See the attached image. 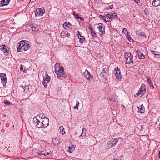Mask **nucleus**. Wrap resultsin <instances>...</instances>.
<instances>
[{
  "label": "nucleus",
  "mask_w": 160,
  "mask_h": 160,
  "mask_svg": "<svg viewBox=\"0 0 160 160\" xmlns=\"http://www.w3.org/2000/svg\"><path fill=\"white\" fill-rule=\"evenodd\" d=\"M55 72L58 77H63L64 78L67 77V75L64 73V70L62 67H60L59 63H56L54 66Z\"/></svg>",
  "instance_id": "1"
},
{
  "label": "nucleus",
  "mask_w": 160,
  "mask_h": 160,
  "mask_svg": "<svg viewBox=\"0 0 160 160\" xmlns=\"http://www.w3.org/2000/svg\"><path fill=\"white\" fill-rule=\"evenodd\" d=\"M41 115L42 114H40L39 117L38 116L34 117L33 120L34 124H35V125L39 128H43L42 123L41 121H42L43 120V115H42V116L40 118Z\"/></svg>",
  "instance_id": "2"
},
{
  "label": "nucleus",
  "mask_w": 160,
  "mask_h": 160,
  "mask_svg": "<svg viewBox=\"0 0 160 160\" xmlns=\"http://www.w3.org/2000/svg\"><path fill=\"white\" fill-rule=\"evenodd\" d=\"M124 55L126 64H133L132 60L133 57L130 52H125Z\"/></svg>",
  "instance_id": "3"
},
{
  "label": "nucleus",
  "mask_w": 160,
  "mask_h": 160,
  "mask_svg": "<svg viewBox=\"0 0 160 160\" xmlns=\"http://www.w3.org/2000/svg\"><path fill=\"white\" fill-rule=\"evenodd\" d=\"M118 141V139L117 138L115 139H112L108 142V146L107 147V149H108L114 147Z\"/></svg>",
  "instance_id": "4"
},
{
  "label": "nucleus",
  "mask_w": 160,
  "mask_h": 160,
  "mask_svg": "<svg viewBox=\"0 0 160 160\" xmlns=\"http://www.w3.org/2000/svg\"><path fill=\"white\" fill-rule=\"evenodd\" d=\"M46 76L44 78L43 77V79L42 82V84L43 85L44 87L46 88L47 86V84L48 83L50 80V77L48 76L47 73L45 74Z\"/></svg>",
  "instance_id": "5"
},
{
  "label": "nucleus",
  "mask_w": 160,
  "mask_h": 160,
  "mask_svg": "<svg viewBox=\"0 0 160 160\" xmlns=\"http://www.w3.org/2000/svg\"><path fill=\"white\" fill-rule=\"evenodd\" d=\"M45 13V11L43 8H41L37 9L35 12L36 16H42L44 13Z\"/></svg>",
  "instance_id": "6"
},
{
  "label": "nucleus",
  "mask_w": 160,
  "mask_h": 160,
  "mask_svg": "<svg viewBox=\"0 0 160 160\" xmlns=\"http://www.w3.org/2000/svg\"><path fill=\"white\" fill-rule=\"evenodd\" d=\"M97 28L98 29L99 34L102 35L105 32V26L102 23H99L98 25Z\"/></svg>",
  "instance_id": "7"
},
{
  "label": "nucleus",
  "mask_w": 160,
  "mask_h": 160,
  "mask_svg": "<svg viewBox=\"0 0 160 160\" xmlns=\"http://www.w3.org/2000/svg\"><path fill=\"white\" fill-rule=\"evenodd\" d=\"M145 86L144 84H142L141 85V87L138 91V92L136 93V94L138 96H139L140 94L142 95L145 92L146 89L145 88ZM142 96V95L141 97Z\"/></svg>",
  "instance_id": "8"
},
{
  "label": "nucleus",
  "mask_w": 160,
  "mask_h": 160,
  "mask_svg": "<svg viewBox=\"0 0 160 160\" xmlns=\"http://www.w3.org/2000/svg\"><path fill=\"white\" fill-rule=\"evenodd\" d=\"M26 41L22 40L20 41L18 43L17 45V51L18 52H20V51L22 47L24 46L25 44V42Z\"/></svg>",
  "instance_id": "9"
},
{
  "label": "nucleus",
  "mask_w": 160,
  "mask_h": 160,
  "mask_svg": "<svg viewBox=\"0 0 160 160\" xmlns=\"http://www.w3.org/2000/svg\"><path fill=\"white\" fill-rule=\"evenodd\" d=\"M42 119L43 120L42 121V123L43 128L47 127L49 125V119L44 116L43 118L42 117Z\"/></svg>",
  "instance_id": "10"
},
{
  "label": "nucleus",
  "mask_w": 160,
  "mask_h": 160,
  "mask_svg": "<svg viewBox=\"0 0 160 160\" xmlns=\"http://www.w3.org/2000/svg\"><path fill=\"white\" fill-rule=\"evenodd\" d=\"M2 76H1V80L2 81V83L3 86L6 85L7 82V78L6 76V74L4 73H1Z\"/></svg>",
  "instance_id": "11"
},
{
  "label": "nucleus",
  "mask_w": 160,
  "mask_h": 160,
  "mask_svg": "<svg viewBox=\"0 0 160 160\" xmlns=\"http://www.w3.org/2000/svg\"><path fill=\"white\" fill-rule=\"evenodd\" d=\"M108 67L104 68L101 72V74L104 78L106 77V75L108 72Z\"/></svg>",
  "instance_id": "12"
},
{
  "label": "nucleus",
  "mask_w": 160,
  "mask_h": 160,
  "mask_svg": "<svg viewBox=\"0 0 160 160\" xmlns=\"http://www.w3.org/2000/svg\"><path fill=\"white\" fill-rule=\"evenodd\" d=\"M83 74L88 80H89L90 78H93L92 75L87 70H85Z\"/></svg>",
  "instance_id": "13"
},
{
  "label": "nucleus",
  "mask_w": 160,
  "mask_h": 160,
  "mask_svg": "<svg viewBox=\"0 0 160 160\" xmlns=\"http://www.w3.org/2000/svg\"><path fill=\"white\" fill-rule=\"evenodd\" d=\"M86 129L84 128H83L82 129V131L81 133V135L79 136V137L80 138L84 139L86 138Z\"/></svg>",
  "instance_id": "14"
},
{
  "label": "nucleus",
  "mask_w": 160,
  "mask_h": 160,
  "mask_svg": "<svg viewBox=\"0 0 160 160\" xmlns=\"http://www.w3.org/2000/svg\"><path fill=\"white\" fill-rule=\"evenodd\" d=\"M137 53L138 56L139 58L140 59H144L145 58V55L143 53H141L138 50L136 51Z\"/></svg>",
  "instance_id": "15"
},
{
  "label": "nucleus",
  "mask_w": 160,
  "mask_h": 160,
  "mask_svg": "<svg viewBox=\"0 0 160 160\" xmlns=\"http://www.w3.org/2000/svg\"><path fill=\"white\" fill-rule=\"evenodd\" d=\"M63 27L65 29L71 28L72 25L69 22H66L64 23L63 25Z\"/></svg>",
  "instance_id": "16"
},
{
  "label": "nucleus",
  "mask_w": 160,
  "mask_h": 160,
  "mask_svg": "<svg viewBox=\"0 0 160 160\" xmlns=\"http://www.w3.org/2000/svg\"><path fill=\"white\" fill-rule=\"evenodd\" d=\"M152 5L157 7L160 6V0H154L152 3Z\"/></svg>",
  "instance_id": "17"
},
{
  "label": "nucleus",
  "mask_w": 160,
  "mask_h": 160,
  "mask_svg": "<svg viewBox=\"0 0 160 160\" xmlns=\"http://www.w3.org/2000/svg\"><path fill=\"white\" fill-rule=\"evenodd\" d=\"M23 50L25 51H26L28 50L30 47V45L28 43H27V42H25V44L23 46Z\"/></svg>",
  "instance_id": "18"
},
{
  "label": "nucleus",
  "mask_w": 160,
  "mask_h": 160,
  "mask_svg": "<svg viewBox=\"0 0 160 160\" xmlns=\"http://www.w3.org/2000/svg\"><path fill=\"white\" fill-rule=\"evenodd\" d=\"M115 75L116 79H121L122 76L120 71L116 72L115 73Z\"/></svg>",
  "instance_id": "19"
},
{
  "label": "nucleus",
  "mask_w": 160,
  "mask_h": 160,
  "mask_svg": "<svg viewBox=\"0 0 160 160\" xmlns=\"http://www.w3.org/2000/svg\"><path fill=\"white\" fill-rule=\"evenodd\" d=\"M138 112L139 113H142L144 112V108L142 104L141 106H140L139 107H138Z\"/></svg>",
  "instance_id": "20"
},
{
  "label": "nucleus",
  "mask_w": 160,
  "mask_h": 160,
  "mask_svg": "<svg viewBox=\"0 0 160 160\" xmlns=\"http://www.w3.org/2000/svg\"><path fill=\"white\" fill-rule=\"evenodd\" d=\"M10 1V0H2L1 1V4L2 6L8 5Z\"/></svg>",
  "instance_id": "21"
},
{
  "label": "nucleus",
  "mask_w": 160,
  "mask_h": 160,
  "mask_svg": "<svg viewBox=\"0 0 160 160\" xmlns=\"http://www.w3.org/2000/svg\"><path fill=\"white\" fill-rule=\"evenodd\" d=\"M78 38L79 39V42L81 43H83L85 41V38L84 36L80 35V38Z\"/></svg>",
  "instance_id": "22"
},
{
  "label": "nucleus",
  "mask_w": 160,
  "mask_h": 160,
  "mask_svg": "<svg viewBox=\"0 0 160 160\" xmlns=\"http://www.w3.org/2000/svg\"><path fill=\"white\" fill-rule=\"evenodd\" d=\"M59 129L60 130V133L62 134L63 135L66 132L64 131V128L63 126L60 127Z\"/></svg>",
  "instance_id": "23"
},
{
  "label": "nucleus",
  "mask_w": 160,
  "mask_h": 160,
  "mask_svg": "<svg viewBox=\"0 0 160 160\" xmlns=\"http://www.w3.org/2000/svg\"><path fill=\"white\" fill-rule=\"evenodd\" d=\"M105 17L107 18V19H111V20H112V13L110 14H108L105 15Z\"/></svg>",
  "instance_id": "24"
},
{
  "label": "nucleus",
  "mask_w": 160,
  "mask_h": 160,
  "mask_svg": "<svg viewBox=\"0 0 160 160\" xmlns=\"http://www.w3.org/2000/svg\"><path fill=\"white\" fill-rule=\"evenodd\" d=\"M72 148H69V150L68 152H73V151L74 150L75 148V145H72Z\"/></svg>",
  "instance_id": "25"
},
{
  "label": "nucleus",
  "mask_w": 160,
  "mask_h": 160,
  "mask_svg": "<svg viewBox=\"0 0 160 160\" xmlns=\"http://www.w3.org/2000/svg\"><path fill=\"white\" fill-rule=\"evenodd\" d=\"M109 99L111 102H114L115 100L113 96H111L109 97Z\"/></svg>",
  "instance_id": "26"
},
{
  "label": "nucleus",
  "mask_w": 160,
  "mask_h": 160,
  "mask_svg": "<svg viewBox=\"0 0 160 160\" xmlns=\"http://www.w3.org/2000/svg\"><path fill=\"white\" fill-rule=\"evenodd\" d=\"M61 37L62 38H65L66 37V32L65 31H62L61 32Z\"/></svg>",
  "instance_id": "27"
},
{
  "label": "nucleus",
  "mask_w": 160,
  "mask_h": 160,
  "mask_svg": "<svg viewBox=\"0 0 160 160\" xmlns=\"http://www.w3.org/2000/svg\"><path fill=\"white\" fill-rule=\"evenodd\" d=\"M6 46L5 45H2L0 46V49L4 50L6 49Z\"/></svg>",
  "instance_id": "28"
},
{
  "label": "nucleus",
  "mask_w": 160,
  "mask_h": 160,
  "mask_svg": "<svg viewBox=\"0 0 160 160\" xmlns=\"http://www.w3.org/2000/svg\"><path fill=\"white\" fill-rule=\"evenodd\" d=\"M122 32L123 33L125 34L126 35L127 34L129 33L128 32L127 29L126 28H124L122 30Z\"/></svg>",
  "instance_id": "29"
},
{
  "label": "nucleus",
  "mask_w": 160,
  "mask_h": 160,
  "mask_svg": "<svg viewBox=\"0 0 160 160\" xmlns=\"http://www.w3.org/2000/svg\"><path fill=\"white\" fill-rule=\"evenodd\" d=\"M79 102L78 101H76V105L74 106V109H77V110L78 109V107H79Z\"/></svg>",
  "instance_id": "30"
},
{
  "label": "nucleus",
  "mask_w": 160,
  "mask_h": 160,
  "mask_svg": "<svg viewBox=\"0 0 160 160\" xmlns=\"http://www.w3.org/2000/svg\"><path fill=\"white\" fill-rule=\"evenodd\" d=\"M136 35L138 37H140L143 36L144 35V33L143 32H142L141 33H138L136 34Z\"/></svg>",
  "instance_id": "31"
},
{
  "label": "nucleus",
  "mask_w": 160,
  "mask_h": 160,
  "mask_svg": "<svg viewBox=\"0 0 160 160\" xmlns=\"http://www.w3.org/2000/svg\"><path fill=\"white\" fill-rule=\"evenodd\" d=\"M91 33L92 35V36L94 37H97V34L95 32V31L94 30L92 31L91 32Z\"/></svg>",
  "instance_id": "32"
},
{
  "label": "nucleus",
  "mask_w": 160,
  "mask_h": 160,
  "mask_svg": "<svg viewBox=\"0 0 160 160\" xmlns=\"http://www.w3.org/2000/svg\"><path fill=\"white\" fill-rule=\"evenodd\" d=\"M112 17L113 18H116L117 17V14L116 13H112Z\"/></svg>",
  "instance_id": "33"
},
{
  "label": "nucleus",
  "mask_w": 160,
  "mask_h": 160,
  "mask_svg": "<svg viewBox=\"0 0 160 160\" xmlns=\"http://www.w3.org/2000/svg\"><path fill=\"white\" fill-rule=\"evenodd\" d=\"M32 26L31 27L33 31H37L38 30V29L36 27H34L33 25H32Z\"/></svg>",
  "instance_id": "34"
},
{
  "label": "nucleus",
  "mask_w": 160,
  "mask_h": 160,
  "mask_svg": "<svg viewBox=\"0 0 160 160\" xmlns=\"http://www.w3.org/2000/svg\"><path fill=\"white\" fill-rule=\"evenodd\" d=\"M113 4H112L111 6L109 5L107 7L106 9H112L113 8Z\"/></svg>",
  "instance_id": "35"
},
{
  "label": "nucleus",
  "mask_w": 160,
  "mask_h": 160,
  "mask_svg": "<svg viewBox=\"0 0 160 160\" xmlns=\"http://www.w3.org/2000/svg\"><path fill=\"white\" fill-rule=\"evenodd\" d=\"M3 51L4 54L5 55H7L8 53V49H6L5 50H4Z\"/></svg>",
  "instance_id": "36"
},
{
  "label": "nucleus",
  "mask_w": 160,
  "mask_h": 160,
  "mask_svg": "<svg viewBox=\"0 0 160 160\" xmlns=\"http://www.w3.org/2000/svg\"><path fill=\"white\" fill-rule=\"evenodd\" d=\"M4 103L6 105H9L10 104V102L8 100H5L4 101Z\"/></svg>",
  "instance_id": "37"
},
{
  "label": "nucleus",
  "mask_w": 160,
  "mask_h": 160,
  "mask_svg": "<svg viewBox=\"0 0 160 160\" xmlns=\"http://www.w3.org/2000/svg\"><path fill=\"white\" fill-rule=\"evenodd\" d=\"M114 71L116 72H119L120 71V69L118 67H116L114 69Z\"/></svg>",
  "instance_id": "38"
},
{
  "label": "nucleus",
  "mask_w": 160,
  "mask_h": 160,
  "mask_svg": "<svg viewBox=\"0 0 160 160\" xmlns=\"http://www.w3.org/2000/svg\"><path fill=\"white\" fill-rule=\"evenodd\" d=\"M106 14H104L103 16H104V21L105 22H110V21H109V20H108V19H107V18H106L105 17V15Z\"/></svg>",
  "instance_id": "39"
},
{
  "label": "nucleus",
  "mask_w": 160,
  "mask_h": 160,
  "mask_svg": "<svg viewBox=\"0 0 160 160\" xmlns=\"http://www.w3.org/2000/svg\"><path fill=\"white\" fill-rule=\"evenodd\" d=\"M128 40V39H130L131 38L130 36L129 35V33L128 34H127V35L126 36Z\"/></svg>",
  "instance_id": "40"
},
{
  "label": "nucleus",
  "mask_w": 160,
  "mask_h": 160,
  "mask_svg": "<svg viewBox=\"0 0 160 160\" xmlns=\"http://www.w3.org/2000/svg\"><path fill=\"white\" fill-rule=\"evenodd\" d=\"M155 57L158 58L160 57V54H155V55L154 56Z\"/></svg>",
  "instance_id": "41"
},
{
  "label": "nucleus",
  "mask_w": 160,
  "mask_h": 160,
  "mask_svg": "<svg viewBox=\"0 0 160 160\" xmlns=\"http://www.w3.org/2000/svg\"><path fill=\"white\" fill-rule=\"evenodd\" d=\"M75 18L77 19H79V18L80 17L78 14L77 13H76V15H75Z\"/></svg>",
  "instance_id": "42"
},
{
  "label": "nucleus",
  "mask_w": 160,
  "mask_h": 160,
  "mask_svg": "<svg viewBox=\"0 0 160 160\" xmlns=\"http://www.w3.org/2000/svg\"><path fill=\"white\" fill-rule=\"evenodd\" d=\"M77 33H78V38H79V37L80 38V35H81L80 34V32L79 31H78L77 32Z\"/></svg>",
  "instance_id": "43"
},
{
  "label": "nucleus",
  "mask_w": 160,
  "mask_h": 160,
  "mask_svg": "<svg viewBox=\"0 0 160 160\" xmlns=\"http://www.w3.org/2000/svg\"><path fill=\"white\" fill-rule=\"evenodd\" d=\"M147 79H148V82H149V83L150 84V85H151V82L152 85L153 86L152 82L151 81V80H150V79L147 78Z\"/></svg>",
  "instance_id": "44"
},
{
  "label": "nucleus",
  "mask_w": 160,
  "mask_h": 160,
  "mask_svg": "<svg viewBox=\"0 0 160 160\" xmlns=\"http://www.w3.org/2000/svg\"><path fill=\"white\" fill-rule=\"evenodd\" d=\"M88 29L89 30H90V31L91 32L93 30V29H92V27L90 25L89 26V27H88Z\"/></svg>",
  "instance_id": "45"
},
{
  "label": "nucleus",
  "mask_w": 160,
  "mask_h": 160,
  "mask_svg": "<svg viewBox=\"0 0 160 160\" xmlns=\"http://www.w3.org/2000/svg\"><path fill=\"white\" fill-rule=\"evenodd\" d=\"M70 34L68 32H67V33H66V37H69V36H70Z\"/></svg>",
  "instance_id": "46"
},
{
  "label": "nucleus",
  "mask_w": 160,
  "mask_h": 160,
  "mask_svg": "<svg viewBox=\"0 0 160 160\" xmlns=\"http://www.w3.org/2000/svg\"><path fill=\"white\" fill-rule=\"evenodd\" d=\"M20 70L21 71H22L23 70V67L22 65H20Z\"/></svg>",
  "instance_id": "47"
},
{
  "label": "nucleus",
  "mask_w": 160,
  "mask_h": 160,
  "mask_svg": "<svg viewBox=\"0 0 160 160\" xmlns=\"http://www.w3.org/2000/svg\"><path fill=\"white\" fill-rule=\"evenodd\" d=\"M100 17L102 18L104 20V16L102 15H100Z\"/></svg>",
  "instance_id": "48"
},
{
  "label": "nucleus",
  "mask_w": 160,
  "mask_h": 160,
  "mask_svg": "<svg viewBox=\"0 0 160 160\" xmlns=\"http://www.w3.org/2000/svg\"><path fill=\"white\" fill-rule=\"evenodd\" d=\"M79 19H80L81 21H83L84 20V18L82 17H79Z\"/></svg>",
  "instance_id": "49"
},
{
  "label": "nucleus",
  "mask_w": 160,
  "mask_h": 160,
  "mask_svg": "<svg viewBox=\"0 0 160 160\" xmlns=\"http://www.w3.org/2000/svg\"><path fill=\"white\" fill-rule=\"evenodd\" d=\"M128 40L130 42H132L133 41V39L131 38H130V39H128Z\"/></svg>",
  "instance_id": "50"
},
{
  "label": "nucleus",
  "mask_w": 160,
  "mask_h": 160,
  "mask_svg": "<svg viewBox=\"0 0 160 160\" xmlns=\"http://www.w3.org/2000/svg\"><path fill=\"white\" fill-rule=\"evenodd\" d=\"M151 52L154 55H155V54H156V53L155 52H154V51H153V50H151Z\"/></svg>",
  "instance_id": "51"
},
{
  "label": "nucleus",
  "mask_w": 160,
  "mask_h": 160,
  "mask_svg": "<svg viewBox=\"0 0 160 160\" xmlns=\"http://www.w3.org/2000/svg\"><path fill=\"white\" fill-rule=\"evenodd\" d=\"M23 88L24 89V91L25 90V89H26L27 88V87H25V86H23Z\"/></svg>",
  "instance_id": "52"
},
{
  "label": "nucleus",
  "mask_w": 160,
  "mask_h": 160,
  "mask_svg": "<svg viewBox=\"0 0 160 160\" xmlns=\"http://www.w3.org/2000/svg\"><path fill=\"white\" fill-rule=\"evenodd\" d=\"M140 0H134L135 2H136L137 3H138V2H137V1H139Z\"/></svg>",
  "instance_id": "53"
},
{
  "label": "nucleus",
  "mask_w": 160,
  "mask_h": 160,
  "mask_svg": "<svg viewBox=\"0 0 160 160\" xmlns=\"http://www.w3.org/2000/svg\"><path fill=\"white\" fill-rule=\"evenodd\" d=\"M49 154V153H48V152H46V153H44V155H46L48 154Z\"/></svg>",
  "instance_id": "54"
},
{
  "label": "nucleus",
  "mask_w": 160,
  "mask_h": 160,
  "mask_svg": "<svg viewBox=\"0 0 160 160\" xmlns=\"http://www.w3.org/2000/svg\"><path fill=\"white\" fill-rule=\"evenodd\" d=\"M159 158H160V151H159Z\"/></svg>",
  "instance_id": "55"
},
{
  "label": "nucleus",
  "mask_w": 160,
  "mask_h": 160,
  "mask_svg": "<svg viewBox=\"0 0 160 160\" xmlns=\"http://www.w3.org/2000/svg\"><path fill=\"white\" fill-rule=\"evenodd\" d=\"M73 14V15H74V16H75V15H76V13H75V12H74Z\"/></svg>",
  "instance_id": "56"
},
{
  "label": "nucleus",
  "mask_w": 160,
  "mask_h": 160,
  "mask_svg": "<svg viewBox=\"0 0 160 160\" xmlns=\"http://www.w3.org/2000/svg\"><path fill=\"white\" fill-rule=\"evenodd\" d=\"M114 160H119V159H114Z\"/></svg>",
  "instance_id": "57"
},
{
  "label": "nucleus",
  "mask_w": 160,
  "mask_h": 160,
  "mask_svg": "<svg viewBox=\"0 0 160 160\" xmlns=\"http://www.w3.org/2000/svg\"><path fill=\"white\" fill-rule=\"evenodd\" d=\"M42 130H43V132H45V131H45V130H44V129H43Z\"/></svg>",
  "instance_id": "58"
},
{
  "label": "nucleus",
  "mask_w": 160,
  "mask_h": 160,
  "mask_svg": "<svg viewBox=\"0 0 160 160\" xmlns=\"http://www.w3.org/2000/svg\"><path fill=\"white\" fill-rule=\"evenodd\" d=\"M159 129L160 130V127H159Z\"/></svg>",
  "instance_id": "59"
},
{
  "label": "nucleus",
  "mask_w": 160,
  "mask_h": 160,
  "mask_svg": "<svg viewBox=\"0 0 160 160\" xmlns=\"http://www.w3.org/2000/svg\"><path fill=\"white\" fill-rule=\"evenodd\" d=\"M31 0H30V1H31Z\"/></svg>",
  "instance_id": "60"
}]
</instances>
